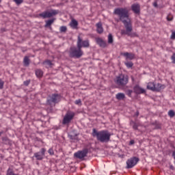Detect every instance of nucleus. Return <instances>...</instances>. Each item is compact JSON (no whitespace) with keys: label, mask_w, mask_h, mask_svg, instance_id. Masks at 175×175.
<instances>
[{"label":"nucleus","mask_w":175,"mask_h":175,"mask_svg":"<svg viewBox=\"0 0 175 175\" xmlns=\"http://www.w3.org/2000/svg\"><path fill=\"white\" fill-rule=\"evenodd\" d=\"M113 13L118 16L124 26L131 23V18H129V10H128V8H118L114 10Z\"/></svg>","instance_id":"1"},{"label":"nucleus","mask_w":175,"mask_h":175,"mask_svg":"<svg viewBox=\"0 0 175 175\" xmlns=\"http://www.w3.org/2000/svg\"><path fill=\"white\" fill-rule=\"evenodd\" d=\"M92 136L96 137L98 142L100 143H109L111 134L106 130L98 131L96 129H93Z\"/></svg>","instance_id":"2"},{"label":"nucleus","mask_w":175,"mask_h":175,"mask_svg":"<svg viewBox=\"0 0 175 175\" xmlns=\"http://www.w3.org/2000/svg\"><path fill=\"white\" fill-rule=\"evenodd\" d=\"M129 81V77L126 75L120 74L114 79L115 84L118 87H125Z\"/></svg>","instance_id":"3"},{"label":"nucleus","mask_w":175,"mask_h":175,"mask_svg":"<svg viewBox=\"0 0 175 175\" xmlns=\"http://www.w3.org/2000/svg\"><path fill=\"white\" fill-rule=\"evenodd\" d=\"M125 29L121 30L122 35H127L130 38H137L139 35L136 32H132L133 28L132 27V23H130L124 26Z\"/></svg>","instance_id":"4"},{"label":"nucleus","mask_w":175,"mask_h":175,"mask_svg":"<svg viewBox=\"0 0 175 175\" xmlns=\"http://www.w3.org/2000/svg\"><path fill=\"white\" fill-rule=\"evenodd\" d=\"M83 55V51L79 47H71L70 49V57L72 58H80Z\"/></svg>","instance_id":"5"},{"label":"nucleus","mask_w":175,"mask_h":175,"mask_svg":"<svg viewBox=\"0 0 175 175\" xmlns=\"http://www.w3.org/2000/svg\"><path fill=\"white\" fill-rule=\"evenodd\" d=\"M77 46L78 49H83V47H84L85 49H88V47H90V40H83V38H81L80 36H78Z\"/></svg>","instance_id":"6"},{"label":"nucleus","mask_w":175,"mask_h":175,"mask_svg":"<svg viewBox=\"0 0 175 175\" xmlns=\"http://www.w3.org/2000/svg\"><path fill=\"white\" fill-rule=\"evenodd\" d=\"M59 13V10H51V11L44 12L40 14V17L43 18H50V17H53L54 16H57Z\"/></svg>","instance_id":"7"},{"label":"nucleus","mask_w":175,"mask_h":175,"mask_svg":"<svg viewBox=\"0 0 175 175\" xmlns=\"http://www.w3.org/2000/svg\"><path fill=\"white\" fill-rule=\"evenodd\" d=\"M61 100V95L53 94L47 98V104L53 105V103H58Z\"/></svg>","instance_id":"8"},{"label":"nucleus","mask_w":175,"mask_h":175,"mask_svg":"<svg viewBox=\"0 0 175 175\" xmlns=\"http://www.w3.org/2000/svg\"><path fill=\"white\" fill-rule=\"evenodd\" d=\"M139 162V158L137 157H131L126 161V167L127 169H132L135 165Z\"/></svg>","instance_id":"9"},{"label":"nucleus","mask_w":175,"mask_h":175,"mask_svg":"<svg viewBox=\"0 0 175 175\" xmlns=\"http://www.w3.org/2000/svg\"><path fill=\"white\" fill-rule=\"evenodd\" d=\"M73 117H75V112L68 111L63 119L62 123L64 125L69 124L73 120Z\"/></svg>","instance_id":"10"},{"label":"nucleus","mask_w":175,"mask_h":175,"mask_svg":"<svg viewBox=\"0 0 175 175\" xmlns=\"http://www.w3.org/2000/svg\"><path fill=\"white\" fill-rule=\"evenodd\" d=\"M87 154H88V150L87 149H84L75 152L74 154V157L78 159H84V158L87 157Z\"/></svg>","instance_id":"11"},{"label":"nucleus","mask_w":175,"mask_h":175,"mask_svg":"<svg viewBox=\"0 0 175 175\" xmlns=\"http://www.w3.org/2000/svg\"><path fill=\"white\" fill-rule=\"evenodd\" d=\"M46 153V149L44 148H41L40 152L34 153V157L37 161H42L44 158V154Z\"/></svg>","instance_id":"12"},{"label":"nucleus","mask_w":175,"mask_h":175,"mask_svg":"<svg viewBox=\"0 0 175 175\" xmlns=\"http://www.w3.org/2000/svg\"><path fill=\"white\" fill-rule=\"evenodd\" d=\"M131 10L135 14H140V5L137 3L133 4L131 5Z\"/></svg>","instance_id":"13"},{"label":"nucleus","mask_w":175,"mask_h":175,"mask_svg":"<svg viewBox=\"0 0 175 175\" xmlns=\"http://www.w3.org/2000/svg\"><path fill=\"white\" fill-rule=\"evenodd\" d=\"M134 92L135 94H145L146 93V90L142 88L140 86H139V85H136L134 88Z\"/></svg>","instance_id":"14"},{"label":"nucleus","mask_w":175,"mask_h":175,"mask_svg":"<svg viewBox=\"0 0 175 175\" xmlns=\"http://www.w3.org/2000/svg\"><path fill=\"white\" fill-rule=\"evenodd\" d=\"M96 43L100 46V47L105 48L106 47V46H107V43L106 42V41H104L101 38H96Z\"/></svg>","instance_id":"15"},{"label":"nucleus","mask_w":175,"mask_h":175,"mask_svg":"<svg viewBox=\"0 0 175 175\" xmlns=\"http://www.w3.org/2000/svg\"><path fill=\"white\" fill-rule=\"evenodd\" d=\"M165 87L166 86L165 85L157 83V85H154V91L159 92V91H162V90H165Z\"/></svg>","instance_id":"16"},{"label":"nucleus","mask_w":175,"mask_h":175,"mask_svg":"<svg viewBox=\"0 0 175 175\" xmlns=\"http://www.w3.org/2000/svg\"><path fill=\"white\" fill-rule=\"evenodd\" d=\"M122 55L126 57V59H133L135 58V54L128 52L122 53Z\"/></svg>","instance_id":"17"},{"label":"nucleus","mask_w":175,"mask_h":175,"mask_svg":"<svg viewBox=\"0 0 175 175\" xmlns=\"http://www.w3.org/2000/svg\"><path fill=\"white\" fill-rule=\"evenodd\" d=\"M78 25H79V22H77V21H76L75 19H72L70 23V27H71L72 29H77Z\"/></svg>","instance_id":"18"},{"label":"nucleus","mask_w":175,"mask_h":175,"mask_svg":"<svg viewBox=\"0 0 175 175\" xmlns=\"http://www.w3.org/2000/svg\"><path fill=\"white\" fill-rule=\"evenodd\" d=\"M96 31L98 33H103V27H102V23L100 22L96 23Z\"/></svg>","instance_id":"19"},{"label":"nucleus","mask_w":175,"mask_h":175,"mask_svg":"<svg viewBox=\"0 0 175 175\" xmlns=\"http://www.w3.org/2000/svg\"><path fill=\"white\" fill-rule=\"evenodd\" d=\"M147 90H150V91H155V83L153 82H149L147 85Z\"/></svg>","instance_id":"20"},{"label":"nucleus","mask_w":175,"mask_h":175,"mask_svg":"<svg viewBox=\"0 0 175 175\" xmlns=\"http://www.w3.org/2000/svg\"><path fill=\"white\" fill-rule=\"evenodd\" d=\"M116 98L118 100H123V99H125V94L124 93H118L116 95Z\"/></svg>","instance_id":"21"},{"label":"nucleus","mask_w":175,"mask_h":175,"mask_svg":"<svg viewBox=\"0 0 175 175\" xmlns=\"http://www.w3.org/2000/svg\"><path fill=\"white\" fill-rule=\"evenodd\" d=\"M23 64L25 66H29V57L28 56H25L23 59Z\"/></svg>","instance_id":"22"},{"label":"nucleus","mask_w":175,"mask_h":175,"mask_svg":"<svg viewBox=\"0 0 175 175\" xmlns=\"http://www.w3.org/2000/svg\"><path fill=\"white\" fill-rule=\"evenodd\" d=\"M54 18L53 19H50V20H48L46 21V24H45V27H50L53 23H54Z\"/></svg>","instance_id":"23"},{"label":"nucleus","mask_w":175,"mask_h":175,"mask_svg":"<svg viewBox=\"0 0 175 175\" xmlns=\"http://www.w3.org/2000/svg\"><path fill=\"white\" fill-rule=\"evenodd\" d=\"M36 75L37 76V77H42V76H43V71H42V70H36Z\"/></svg>","instance_id":"24"},{"label":"nucleus","mask_w":175,"mask_h":175,"mask_svg":"<svg viewBox=\"0 0 175 175\" xmlns=\"http://www.w3.org/2000/svg\"><path fill=\"white\" fill-rule=\"evenodd\" d=\"M131 124L133 126V129H134L135 131H137V128H139V124H137L135 122H131Z\"/></svg>","instance_id":"25"},{"label":"nucleus","mask_w":175,"mask_h":175,"mask_svg":"<svg viewBox=\"0 0 175 175\" xmlns=\"http://www.w3.org/2000/svg\"><path fill=\"white\" fill-rule=\"evenodd\" d=\"M6 175H19L18 174H15L14 172H13V170L9 168L7 170V174Z\"/></svg>","instance_id":"26"},{"label":"nucleus","mask_w":175,"mask_h":175,"mask_svg":"<svg viewBox=\"0 0 175 175\" xmlns=\"http://www.w3.org/2000/svg\"><path fill=\"white\" fill-rule=\"evenodd\" d=\"M108 43H113V36L111 33L108 36Z\"/></svg>","instance_id":"27"},{"label":"nucleus","mask_w":175,"mask_h":175,"mask_svg":"<svg viewBox=\"0 0 175 175\" xmlns=\"http://www.w3.org/2000/svg\"><path fill=\"white\" fill-rule=\"evenodd\" d=\"M67 28H66V26H62V27H60V28H59V31H60V32H66V31H67Z\"/></svg>","instance_id":"28"},{"label":"nucleus","mask_w":175,"mask_h":175,"mask_svg":"<svg viewBox=\"0 0 175 175\" xmlns=\"http://www.w3.org/2000/svg\"><path fill=\"white\" fill-rule=\"evenodd\" d=\"M168 116H169L170 117H171V118L174 117V116H175L174 111H173V110H170V111H168Z\"/></svg>","instance_id":"29"},{"label":"nucleus","mask_w":175,"mask_h":175,"mask_svg":"<svg viewBox=\"0 0 175 175\" xmlns=\"http://www.w3.org/2000/svg\"><path fill=\"white\" fill-rule=\"evenodd\" d=\"M126 66L128 68H132L133 66V63L132 62L125 63Z\"/></svg>","instance_id":"30"},{"label":"nucleus","mask_w":175,"mask_h":175,"mask_svg":"<svg viewBox=\"0 0 175 175\" xmlns=\"http://www.w3.org/2000/svg\"><path fill=\"white\" fill-rule=\"evenodd\" d=\"M14 2H15V3L17 5H21V3L24 2V0H14Z\"/></svg>","instance_id":"31"},{"label":"nucleus","mask_w":175,"mask_h":175,"mask_svg":"<svg viewBox=\"0 0 175 175\" xmlns=\"http://www.w3.org/2000/svg\"><path fill=\"white\" fill-rule=\"evenodd\" d=\"M44 65H47L48 66H51L52 64H51V61L50 60H46L44 62Z\"/></svg>","instance_id":"32"},{"label":"nucleus","mask_w":175,"mask_h":175,"mask_svg":"<svg viewBox=\"0 0 175 175\" xmlns=\"http://www.w3.org/2000/svg\"><path fill=\"white\" fill-rule=\"evenodd\" d=\"M4 84H5V83L3 82V81L0 79V90H2L3 88Z\"/></svg>","instance_id":"33"},{"label":"nucleus","mask_w":175,"mask_h":175,"mask_svg":"<svg viewBox=\"0 0 175 175\" xmlns=\"http://www.w3.org/2000/svg\"><path fill=\"white\" fill-rule=\"evenodd\" d=\"M48 152L50 155H54V150H53V148H50L49 150H48Z\"/></svg>","instance_id":"34"},{"label":"nucleus","mask_w":175,"mask_h":175,"mask_svg":"<svg viewBox=\"0 0 175 175\" xmlns=\"http://www.w3.org/2000/svg\"><path fill=\"white\" fill-rule=\"evenodd\" d=\"M132 92H133V90H127L128 96H130V97L132 96Z\"/></svg>","instance_id":"35"},{"label":"nucleus","mask_w":175,"mask_h":175,"mask_svg":"<svg viewBox=\"0 0 175 175\" xmlns=\"http://www.w3.org/2000/svg\"><path fill=\"white\" fill-rule=\"evenodd\" d=\"M75 103V105H81V100H80V99L76 100Z\"/></svg>","instance_id":"36"},{"label":"nucleus","mask_w":175,"mask_h":175,"mask_svg":"<svg viewBox=\"0 0 175 175\" xmlns=\"http://www.w3.org/2000/svg\"><path fill=\"white\" fill-rule=\"evenodd\" d=\"M172 62L173 64H175V53H174L172 56Z\"/></svg>","instance_id":"37"},{"label":"nucleus","mask_w":175,"mask_h":175,"mask_svg":"<svg viewBox=\"0 0 175 175\" xmlns=\"http://www.w3.org/2000/svg\"><path fill=\"white\" fill-rule=\"evenodd\" d=\"M171 39H175V31H173L171 35Z\"/></svg>","instance_id":"38"},{"label":"nucleus","mask_w":175,"mask_h":175,"mask_svg":"<svg viewBox=\"0 0 175 175\" xmlns=\"http://www.w3.org/2000/svg\"><path fill=\"white\" fill-rule=\"evenodd\" d=\"M167 21H172V20H173V16L167 17Z\"/></svg>","instance_id":"39"},{"label":"nucleus","mask_w":175,"mask_h":175,"mask_svg":"<svg viewBox=\"0 0 175 175\" xmlns=\"http://www.w3.org/2000/svg\"><path fill=\"white\" fill-rule=\"evenodd\" d=\"M29 83H30L29 81H24V85H29Z\"/></svg>","instance_id":"40"},{"label":"nucleus","mask_w":175,"mask_h":175,"mask_svg":"<svg viewBox=\"0 0 175 175\" xmlns=\"http://www.w3.org/2000/svg\"><path fill=\"white\" fill-rule=\"evenodd\" d=\"M153 5L154 6V8H157L158 7V4L157 3V2H154L153 3Z\"/></svg>","instance_id":"41"},{"label":"nucleus","mask_w":175,"mask_h":175,"mask_svg":"<svg viewBox=\"0 0 175 175\" xmlns=\"http://www.w3.org/2000/svg\"><path fill=\"white\" fill-rule=\"evenodd\" d=\"M135 144V141L133 140L130 141V144Z\"/></svg>","instance_id":"42"},{"label":"nucleus","mask_w":175,"mask_h":175,"mask_svg":"<svg viewBox=\"0 0 175 175\" xmlns=\"http://www.w3.org/2000/svg\"><path fill=\"white\" fill-rule=\"evenodd\" d=\"M136 116H139V112L138 111L136 112Z\"/></svg>","instance_id":"43"},{"label":"nucleus","mask_w":175,"mask_h":175,"mask_svg":"<svg viewBox=\"0 0 175 175\" xmlns=\"http://www.w3.org/2000/svg\"><path fill=\"white\" fill-rule=\"evenodd\" d=\"M1 135H2V132H0V136H1Z\"/></svg>","instance_id":"44"},{"label":"nucleus","mask_w":175,"mask_h":175,"mask_svg":"<svg viewBox=\"0 0 175 175\" xmlns=\"http://www.w3.org/2000/svg\"><path fill=\"white\" fill-rule=\"evenodd\" d=\"M170 168H171V169H173V166H171Z\"/></svg>","instance_id":"45"},{"label":"nucleus","mask_w":175,"mask_h":175,"mask_svg":"<svg viewBox=\"0 0 175 175\" xmlns=\"http://www.w3.org/2000/svg\"><path fill=\"white\" fill-rule=\"evenodd\" d=\"M1 2H2V0H0V3H1Z\"/></svg>","instance_id":"46"}]
</instances>
